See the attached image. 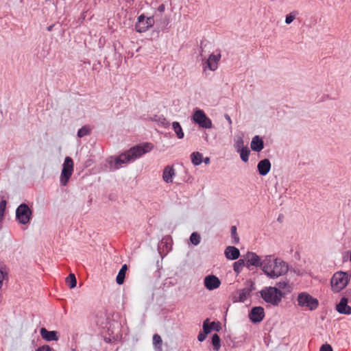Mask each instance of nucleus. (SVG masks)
<instances>
[{
  "label": "nucleus",
  "instance_id": "1",
  "mask_svg": "<svg viewBox=\"0 0 351 351\" xmlns=\"http://www.w3.org/2000/svg\"><path fill=\"white\" fill-rule=\"evenodd\" d=\"M288 270V265L281 259L272 255H267L264 257L263 271L270 278L275 279L285 275Z\"/></svg>",
  "mask_w": 351,
  "mask_h": 351
},
{
  "label": "nucleus",
  "instance_id": "2",
  "mask_svg": "<svg viewBox=\"0 0 351 351\" xmlns=\"http://www.w3.org/2000/svg\"><path fill=\"white\" fill-rule=\"evenodd\" d=\"M152 149L153 145L149 143H145L142 145L132 147L127 152L121 154L114 158V169H119L123 164L134 161L142 155L150 152Z\"/></svg>",
  "mask_w": 351,
  "mask_h": 351
},
{
  "label": "nucleus",
  "instance_id": "3",
  "mask_svg": "<svg viewBox=\"0 0 351 351\" xmlns=\"http://www.w3.org/2000/svg\"><path fill=\"white\" fill-rule=\"evenodd\" d=\"M260 294L265 302L273 306H278L283 297L282 291L274 287H265L260 291Z\"/></svg>",
  "mask_w": 351,
  "mask_h": 351
},
{
  "label": "nucleus",
  "instance_id": "4",
  "mask_svg": "<svg viewBox=\"0 0 351 351\" xmlns=\"http://www.w3.org/2000/svg\"><path fill=\"white\" fill-rule=\"evenodd\" d=\"M349 281L348 275L346 272H336L331 279L332 289L335 292H339L344 289Z\"/></svg>",
  "mask_w": 351,
  "mask_h": 351
},
{
  "label": "nucleus",
  "instance_id": "5",
  "mask_svg": "<svg viewBox=\"0 0 351 351\" xmlns=\"http://www.w3.org/2000/svg\"><path fill=\"white\" fill-rule=\"evenodd\" d=\"M297 301L300 306L305 307L310 311L316 309L319 304L318 300L316 298H314L306 292L300 293L298 296Z\"/></svg>",
  "mask_w": 351,
  "mask_h": 351
},
{
  "label": "nucleus",
  "instance_id": "6",
  "mask_svg": "<svg viewBox=\"0 0 351 351\" xmlns=\"http://www.w3.org/2000/svg\"><path fill=\"white\" fill-rule=\"evenodd\" d=\"M32 211L25 204H21L16 208V217L19 222L21 224H27L32 219Z\"/></svg>",
  "mask_w": 351,
  "mask_h": 351
},
{
  "label": "nucleus",
  "instance_id": "7",
  "mask_svg": "<svg viewBox=\"0 0 351 351\" xmlns=\"http://www.w3.org/2000/svg\"><path fill=\"white\" fill-rule=\"evenodd\" d=\"M73 171V162L71 158L67 156L64 159L63 168L60 175V182L62 185H66Z\"/></svg>",
  "mask_w": 351,
  "mask_h": 351
},
{
  "label": "nucleus",
  "instance_id": "8",
  "mask_svg": "<svg viewBox=\"0 0 351 351\" xmlns=\"http://www.w3.org/2000/svg\"><path fill=\"white\" fill-rule=\"evenodd\" d=\"M155 23L154 16L145 17L144 14L138 16L137 21L135 24V29L136 32L142 33L146 32L149 28L152 27Z\"/></svg>",
  "mask_w": 351,
  "mask_h": 351
},
{
  "label": "nucleus",
  "instance_id": "9",
  "mask_svg": "<svg viewBox=\"0 0 351 351\" xmlns=\"http://www.w3.org/2000/svg\"><path fill=\"white\" fill-rule=\"evenodd\" d=\"M193 121L204 128H211L213 126L211 120L206 117L202 110H196L193 116Z\"/></svg>",
  "mask_w": 351,
  "mask_h": 351
},
{
  "label": "nucleus",
  "instance_id": "10",
  "mask_svg": "<svg viewBox=\"0 0 351 351\" xmlns=\"http://www.w3.org/2000/svg\"><path fill=\"white\" fill-rule=\"evenodd\" d=\"M245 261L246 262V267L250 268V266L261 267L263 269V260L261 261V258L254 252H248L244 256Z\"/></svg>",
  "mask_w": 351,
  "mask_h": 351
},
{
  "label": "nucleus",
  "instance_id": "11",
  "mask_svg": "<svg viewBox=\"0 0 351 351\" xmlns=\"http://www.w3.org/2000/svg\"><path fill=\"white\" fill-rule=\"evenodd\" d=\"M204 285L208 290H214L219 287L221 281L215 275H208L204 278Z\"/></svg>",
  "mask_w": 351,
  "mask_h": 351
},
{
  "label": "nucleus",
  "instance_id": "12",
  "mask_svg": "<svg viewBox=\"0 0 351 351\" xmlns=\"http://www.w3.org/2000/svg\"><path fill=\"white\" fill-rule=\"evenodd\" d=\"M249 317L252 322L254 323L261 322L265 317L264 308L261 306L254 307L251 310Z\"/></svg>",
  "mask_w": 351,
  "mask_h": 351
},
{
  "label": "nucleus",
  "instance_id": "13",
  "mask_svg": "<svg viewBox=\"0 0 351 351\" xmlns=\"http://www.w3.org/2000/svg\"><path fill=\"white\" fill-rule=\"evenodd\" d=\"M175 176H176V170H175L173 166L167 165L163 169L162 180L166 183H172Z\"/></svg>",
  "mask_w": 351,
  "mask_h": 351
},
{
  "label": "nucleus",
  "instance_id": "14",
  "mask_svg": "<svg viewBox=\"0 0 351 351\" xmlns=\"http://www.w3.org/2000/svg\"><path fill=\"white\" fill-rule=\"evenodd\" d=\"M336 310L341 314L350 315L351 306L348 305V299L342 298L338 304H337Z\"/></svg>",
  "mask_w": 351,
  "mask_h": 351
},
{
  "label": "nucleus",
  "instance_id": "15",
  "mask_svg": "<svg viewBox=\"0 0 351 351\" xmlns=\"http://www.w3.org/2000/svg\"><path fill=\"white\" fill-rule=\"evenodd\" d=\"M221 58V55L218 54L217 56L214 54H210L206 62V66L211 71H215L217 69L218 62Z\"/></svg>",
  "mask_w": 351,
  "mask_h": 351
},
{
  "label": "nucleus",
  "instance_id": "16",
  "mask_svg": "<svg viewBox=\"0 0 351 351\" xmlns=\"http://www.w3.org/2000/svg\"><path fill=\"white\" fill-rule=\"evenodd\" d=\"M258 170L261 176L267 175L271 169V163L268 159L261 160L258 164Z\"/></svg>",
  "mask_w": 351,
  "mask_h": 351
},
{
  "label": "nucleus",
  "instance_id": "17",
  "mask_svg": "<svg viewBox=\"0 0 351 351\" xmlns=\"http://www.w3.org/2000/svg\"><path fill=\"white\" fill-rule=\"evenodd\" d=\"M225 255L228 259L236 260L239 257L240 252L234 246H228L225 250Z\"/></svg>",
  "mask_w": 351,
  "mask_h": 351
},
{
  "label": "nucleus",
  "instance_id": "18",
  "mask_svg": "<svg viewBox=\"0 0 351 351\" xmlns=\"http://www.w3.org/2000/svg\"><path fill=\"white\" fill-rule=\"evenodd\" d=\"M40 335L46 341H58V337L57 332L56 331H48L46 328H42L40 329Z\"/></svg>",
  "mask_w": 351,
  "mask_h": 351
},
{
  "label": "nucleus",
  "instance_id": "19",
  "mask_svg": "<svg viewBox=\"0 0 351 351\" xmlns=\"http://www.w3.org/2000/svg\"><path fill=\"white\" fill-rule=\"evenodd\" d=\"M251 148L255 152H260L263 149V141L258 136H255L252 138Z\"/></svg>",
  "mask_w": 351,
  "mask_h": 351
},
{
  "label": "nucleus",
  "instance_id": "20",
  "mask_svg": "<svg viewBox=\"0 0 351 351\" xmlns=\"http://www.w3.org/2000/svg\"><path fill=\"white\" fill-rule=\"evenodd\" d=\"M128 270V266L126 264H124L121 269L119 270L118 275L116 278L117 283L118 285H122L124 282L125 274Z\"/></svg>",
  "mask_w": 351,
  "mask_h": 351
},
{
  "label": "nucleus",
  "instance_id": "21",
  "mask_svg": "<svg viewBox=\"0 0 351 351\" xmlns=\"http://www.w3.org/2000/svg\"><path fill=\"white\" fill-rule=\"evenodd\" d=\"M252 289L248 287L243 288L239 291V298L240 302H245L250 295Z\"/></svg>",
  "mask_w": 351,
  "mask_h": 351
},
{
  "label": "nucleus",
  "instance_id": "22",
  "mask_svg": "<svg viewBox=\"0 0 351 351\" xmlns=\"http://www.w3.org/2000/svg\"><path fill=\"white\" fill-rule=\"evenodd\" d=\"M244 266H246V262L245 261V258L239 259V261L234 263L233 269L237 274H239L241 271Z\"/></svg>",
  "mask_w": 351,
  "mask_h": 351
},
{
  "label": "nucleus",
  "instance_id": "23",
  "mask_svg": "<svg viewBox=\"0 0 351 351\" xmlns=\"http://www.w3.org/2000/svg\"><path fill=\"white\" fill-rule=\"evenodd\" d=\"M172 127H173V129L177 137L180 139L183 138H184V132L182 131V128L180 124L177 121H174L172 123Z\"/></svg>",
  "mask_w": 351,
  "mask_h": 351
},
{
  "label": "nucleus",
  "instance_id": "24",
  "mask_svg": "<svg viewBox=\"0 0 351 351\" xmlns=\"http://www.w3.org/2000/svg\"><path fill=\"white\" fill-rule=\"evenodd\" d=\"M191 162L194 165H199L202 162V155L199 152H193L191 154Z\"/></svg>",
  "mask_w": 351,
  "mask_h": 351
},
{
  "label": "nucleus",
  "instance_id": "25",
  "mask_svg": "<svg viewBox=\"0 0 351 351\" xmlns=\"http://www.w3.org/2000/svg\"><path fill=\"white\" fill-rule=\"evenodd\" d=\"M277 286L278 287V289H282L286 291L287 292L289 293L292 290V287L291 285L288 282V281L286 280H282L278 282H277Z\"/></svg>",
  "mask_w": 351,
  "mask_h": 351
},
{
  "label": "nucleus",
  "instance_id": "26",
  "mask_svg": "<svg viewBox=\"0 0 351 351\" xmlns=\"http://www.w3.org/2000/svg\"><path fill=\"white\" fill-rule=\"evenodd\" d=\"M66 282L71 289L76 287L77 280L74 274H70L66 278Z\"/></svg>",
  "mask_w": 351,
  "mask_h": 351
},
{
  "label": "nucleus",
  "instance_id": "27",
  "mask_svg": "<svg viewBox=\"0 0 351 351\" xmlns=\"http://www.w3.org/2000/svg\"><path fill=\"white\" fill-rule=\"evenodd\" d=\"M239 152H240V156L243 162H247L249 159L250 150L247 147L242 148Z\"/></svg>",
  "mask_w": 351,
  "mask_h": 351
},
{
  "label": "nucleus",
  "instance_id": "28",
  "mask_svg": "<svg viewBox=\"0 0 351 351\" xmlns=\"http://www.w3.org/2000/svg\"><path fill=\"white\" fill-rule=\"evenodd\" d=\"M90 128L88 125H84L82 128H80L77 132V136L80 138H82L84 136H86L90 132Z\"/></svg>",
  "mask_w": 351,
  "mask_h": 351
},
{
  "label": "nucleus",
  "instance_id": "29",
  "mask_svg": "<svg viewBox=\"0 0 351 351\" xmlns=\"http://www.w3.org/2000/svg\"><path fill=\"white\" fill-rule=\"evenodd\" d=\"M212 343L215 350H218L221 346L220 337L217 334H215L212 337Z\"/></svg>",
  "mask_w": 351,
  "mask_h": 351
},
{
  "label": "nucleus",
  "instance_id": "30",
  "mask_svg": "<svg viewBox=\"0 0 351 351\" xmlns=\"http://www.w3.org/2000/svg\"><path fill=\"white\" fill-rule=\"evenodd\" d=\"M190 241L193 245H197L201 241L200 235L197 232H193L190 237Z\"/></svg>",
  "mask_w": 351,
  "mask_h": 351
},
{
  "label": "nucleus",
  "instance_id": "31",
  "mask_svg": "<svg viewBox=\"0 0 351 351\" xmlns=\"http://www.w3.org/2000/svg\"><path fill=\"white\" fill-rule=\"evenodd\" d=\"M208 319L205 320L203 324V330L205 334L209 333L210 330L213 328L214 325H215V322H214L208 324Z\"/></svg>",
  "mask_w": 351,
  "mask_h": 351
},
{
  "label": "nucleus",
  "instance_id": "32",
  "mask_svg": "<svg viewBox=\"0 0 351 351\" xmlns=\"http://www.w3.org/2000/svg\"><path fill=\"white\" fill-rule=\"evenodd\" d=\"M153 343L156 347L159 348L160 349L162 344V339L160 336L158 334H155L153 336Z\"/></svg>",
  "mask_w": 351,
  "mask_h": 351
},
{
  "label": "nucleus",
  "instance_id": "33",
  "mask_svg": "<svg viewBox=\"0 0 351 351\" xmlns=\"http://www.w3.org/2000/svg\"><path fill=\"white\" fill-rule=\"evenodd\" d=\"M6 201L1 200L0 202V222L3 220L6 207Z\"/></svg>",
  "mask_w": 351,
  "mask_h": 351
},
{
  "label": "nucleus",
  "instance_id": "34",
  "mask_svg": "<svg viewBox=\"0 0 351 351\" xmlns=\"http://www.w3.org/2000/svg\"><path fill=\"white\" fill-rule=\"evenodd\" d=\"M231 234H232V238L234 239V243H238L239 241V238L237 235L236 226H233L231 227Z\"/></svg>",
  "mask_w": 351,
  "mask_h": 351
},
{
  "label": "nucleus",
  "instance_id": "35",
  "mask_svg": "<svg viewBox=\"0 0 351 351\" xmlns=\"http://www.w3.org/2000/svg\"><path fill=\"white\" fill-rule=\"evenodd\" d=\"M169 23V19L167 17H165L160 19V28L162 30L166 29Z\"/></svg>",
  "mask_w": 351,
  "mask_h": 351
},
{
  "label": "nucleus",
  "instance_id": "36",
  "mask_svg": "<svg viewBox=\"0 0 351 351\" xmlns=\"http://www.w3.org/2000/svg\"><path fill=\"white\" fill-rule=\"evenodd\" d=\"M295 14H294L293 12L287 14L285 18L286 24L289 25V24L293 22V21L295 19Z\"/></svg>",
  "mask_w": 351,
  "mask_h": 351
},
{
  "label": "nucleus",
  "instance_id": "37",
  "mask_svg": "<svg viewBox=\"0 0 351 351\" xmlns=\"http://www.w3.org/2000/svg\"><path fill=\"white\" fill-rule=\"evenodd\" d=\"M243 147V141L242 138H239L237 141L235 143V148L237 149V152H239L242 148H244Z\"/></svg>",
  "mask_w": 351,
  "mask_h": 351
},
{
  "label": "nucleus",
  "instance_id": "38",
  "mask_svg": "<svg viewBox=\"0 0 351 351\" xmlns=\"http://www.w3.org/2000/svg\"><path fill=\"white\" fill-rule=\"evenodd\" d=\"M319 351H333L330 345L326 343L321 346Z\"/></svg>",
  "mask_w": 351,
  "mask_h": 351
},
{
  "label": "nucleus",
  "instance_id": "39",
  "mask_svg": "<svg viewBox=\"0 0 351 351\" xmlns=\"http://www.w3.org/2000/svg\"><path fill=\"white\" fill-rule=\"evenodd\" d=\"M37 351H52V349L49 346H43Z\"/></svg>",
  "mask_w": 351,
  "mask_h": 351
},
{
  "label": "nucleus",
  "instance_id": "40",
  "mask_svg": "<svg viewBox=\"0 0 351 351\" xmlns=\"http://www.w3.org/2000/svg\"><path fill=\"white\" fill-rule=\"evenodd\" d=\"M5 278V274L3 272V271L0 269V289H1L3 286V282Z\"/></svg>",
  "mask_w": 351,
  "mask_h": 351
},
{
  "label": "nucleus",
  "instance_id": "41",
  "mask_svg": "<svg viewBox=\"0 0 351 351\" xmlns=\"http://www.w3.org/2000/svg\"><path fill=\"white\" fill-rule=\"evenodd\" d=\"M206 334L199 333L197 336V339L199 341H203L206 339Z\"/></svg>",
  "mask_w": 351,
  "mask_h": 351
},
{
  "label": "nucleus",
  "instance_id": "42",
  "mask_svg": "<svg viewBox=\"0 0 351 351\" xmlns=\"http://www.w3.org/2000/svg\"><path fill=\"white\" fill-rule=\"evenodd\" d=\"M165 7L164 4H161L158 7V11L160 12H163L165 11Z\"/></svg>",
  "mask_w": 351,
  "mask_h": 351
},
{
  "label": "nucleus",
  "instance_id": "43",
  "mask_svg": "<svg viewBox=\"0 0 351 351\" xmlns=\"http://www.w3.org/2000/svg\"><path fill=\"white\" fill-rule=\"evenodd\" d=\"M53 27H54V25H49V27H47V30H48L49 32H51V31H52V29H53Z\"/></svg>",
  "mask_w": 351,
  "mask_h": 351
},
{
  "label": "nucleus",
  "instance_id": "44",
  "mask_svg": "<svg viewBox=\"0 0 351 351\" xmlns=\"http://www.w3.org/2000/svg\"><path fill=\"white\" fill-rule=\"evenodd\" d=\"M226 119L228 120V121L229 122V123H232V121H231V119L230 117L228 115V114H226Z\"/></svg>",
  "mask_w": 351,
  "mask_h": 351
},
{
  "label": "nucleus",
  "instance_id": "45",
  "mask_svg": "<svg viewBox=\"0 0 351 351\" xmlns=\"http://www.w3.org/2000/svg\"><path fill=\"white\" fill-rule=\"evenodd\" d=\"M204 162L206 164L209 163V162H210V159H209V158H206L204 159Z\"/></svg>",
  "mask_w": 351,
  "mask_h": 351
}]
</instances>
